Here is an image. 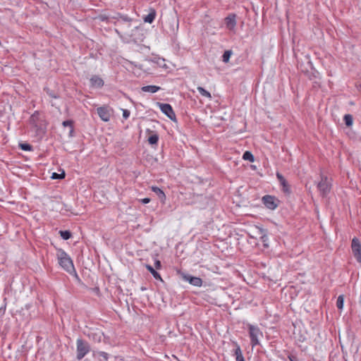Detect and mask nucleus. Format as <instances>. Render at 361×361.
<instances>
[{
    "mask_svg": "<svg viewBox=\"0 0 361 361\" xmlns=\"http://www.w3.org/2000/svg\"><path fill=\"white\" fill-rule=\"evenodd\" d=\"M155 17H156V12L153 9L152 10V11L150 13H149L145 18H144V21L145 23H152L154 19H155Z\"/></svg>",
    "mask_w": 361,
    "mask_h": 361,
    "instance_id": "19",
    "label": "nucleus"
},
{
    "mask_svg": "<svg viewBox=\"0 0 361 361\" xmlns=\"http://www.w3.org/2000/svg\"><path fill=\"white\" fill-rule=\"evenodd\" d=\"M259 231H260V233L262 234L260 238H261V241L263 243V245L265 247H269V245H268L269 238H268L267 235L266 234L265 231L262 228H260Z\"/></svg>",
    "mask_w": 361,
    "mask_h": 361,
    "instance_id": "20",
    "label": "nucleus"
},
{
    "mask_svg": "<svg viewBox=\"0 0 361 361\" xmlns=\"http://www.w3.org/2000/svg\"><path fill=\"white\" fill-rule=\"evenodd\" d=\"M151 190L152 191H153L154 193H156V195L158 196V197L162 201V202H164L165 200H166V195L165 193L164 192V191L159 188V187L157 186H155V185H152L151 187Z\"/></svg>",
    "mask_w": 361,
    "mask_h": 361,
    "instance_id": "16",
    "label": "nucleus"
},
{
    "mask_svg": "<svg viewBox=\"0 0 361 361\" xmlns=\"http://www.w3.org/2000/svg\"><path fill=\"white\" fill-rule=\"evenodd\" d=\"M116 32L119 34V32H118V29H116Z\"/></svg>",
    "mask_w": 361,
    "mask_h": 361,
    "instance_id": "40",
    "label": "nucleus"
},
{
    "mask_svg": "<svg viewBox=\"0 0 361 361\" xmlns=\"http://www.w3.org/2000/svg\"><path fill=\"white\" fill-rule=\"evenodd\" d=\"M90 85L92 87L101 88L104 86V80L98 75H92L90 80Z\"/></svg>",
    "mask_w": 361,
    "mask_h": 361,
    "instance_id": "14",
    "label": "nucleus"
},
{
    "mask_svg": "<svg viewBox=\"0 0 361 361\" xmlns=\"http://www.w3.org/2000/svg\"><path fill=\"white\" fill-rule=\"evenodd\" d=\"M5 310H6V307H4V308L1 307L0 308V314H4L5 313Z\"/></svg>",
    "mask_w": 361,
    "mask_h": 361,
    "instance_id": "37",
    "label": "nucleus"
},
{
    "mask_svg": "<svg viewBox=\"0 0 361 361\" xmlns=\"http://www.w3.org/2000/svg\"><path fill=\"white\" fill-rule=\"evenodd\" d=\"M317 190L322 197H326L332 188L331 179L326 176L321 175V179L317 184Z\"/></svg>",
    "mask_w": 361,
    "mask_h": 361,
    "instance_id": "3",
    "label": "nucleus"
},
{
    "mask_svg": "<svg viewBox=\"0 0 361 361\" xmlns=\"http://www.w3.org/2000/svg\"><path fill=\"white\" fill-rule=\"evenodd\" d=\"M65 177V173L63 171L61 173H53L51 178L53 179H62Z\"/></svg>",
    "mask_w": 361,
    "mask_h": 361,
    "instance_id": "31",
    "label": "nucleus"
},
{
    "mask_svg": "<svg viewBox=\"0 0 361 361\" xmlns=\"http://www.w3.org/2000/svg\"><path fill=\"white\" fill-rule=\"evenodd\" d=\"M288 359L289 361H298L297 357L291 354L288 355Z\"/></svg>",
    "mask_w": 361,
    "mask_h": 361,
    "instance_id": "34",
    "label": "nucleus"
},
{
    "mask_svg": "<svg viewBox=\"0 0 361 361\" xmlns=\"http://www.w3.org/2000/svg\"><path fill=\"white\" fill-rule=\"evenodd\" d=\"M90 344L82 338L76 341V357L78 360H82L90 351Z\"/></svg>",
    "mask_w": 361,
    "mask_h": 361,
    "instance_id": "4",
    "label": "nucleus"
},
{
    "mask_svg": "<svg viewBox=\"0 0 361 361\" xmlns=\"http://www.w3.org/2000/svg\"><path fill=\"white\" fill-rule=\"evenodd\" d=\"M159 141V135L157 133H153L149 137L148 142L150 145H157Z\"/></svg>",
    "mask_w": 361,
    "mask_h": 361,
    "instance_id": "21",
    "label": "nucleus"
},
{
    "mask_svg": "<svg viewBox=\"0 0 361 361\" xmlns=\"http://www.w3.org/2000/svg\"><path fill=\"white\" fill-rule=\"evenodd\" d=\"M226 27L230 30H233L236 26V15L234 13L229 14L225 18Z\"/></svg>",
    "mask_w": 361,
    "mask_h": 361,
    "instance_id": "13",
    "label": "nucleus"
},
{
    "mask_svg": "<svg viewBox=\"0 0 361 361\" xmlns=\"http://www.w3.org/2000/svg\"><path fill=\"white\" fill-rule=\"evenodd\" d=\"M262 202L269 209H274L278 206L275 197L271 195H264L262 197Z\"/></svg>",
    "mask_w": 361,
    "mask_h": 361,
    "instance_id": "11",
    "label": "nucleus"
},
{
    "mask_svg": "<svg viewBox=\"0 0 361 361\" xmlns=\"http://www.w3.org/2000/svg\"><path fill=\"white\" fill-rule=\"evenodd\" d=\"M44 90L46 92V93L51 98L54 99H58L59 98V95L58 93L55 92L54 91L50 90L48 87H44Z\"/></svg>",
    "mask_w": 361,
    "mask_h": 361,
    "instance_id": "25",
    "label": "nucleus"
},
{
    "mask_svg": "<svg viewBox=\"0 0 361 361\" xmlns=\"http://www.w3.org/2000/svg\"><path fill=\"white\" fill-rule=\"evenodd\" d=\"M140 202L143 204H147L150 202V199L148 197L143 198L140 200Z\"/></svg>",
    "mask_w": 361,
    "mask_h": 361,
    "instance_id": "36",
    "label": "nucleus"
},
{
    "mask_svg": "<svg viewBox=\"0 0 361 361\" xmlns=\"http://www.w3.org/2000/svg\"><path fill=\"white\" fill-rule=\"evenodd\" d=\"M145 267L152 274L155 279L162 281L161 275L151 265L146 264Z\"/></svg>",
    "mask_w": 361,
    "mask_h": 361,
    "instance_id": "18",
    "label": "nucleus"
},
{
    "mask_svg": "<svg viewBox=\"0 0 361 361\" xmlns=\"http://www.w3.org/2000/svg\"><path fill=\"white\" fill-rule=\"evenodd\" d=\"M232 55V51L231 50H226L224 51L223 56H222V61L224 63H228L229 61V59L231 58V56Z\"/></svg>",
    "mask_w": 361,
    "mask_h": 361,
    "instance_id": "28",
    "label": "nucleus"
},
{
    "mask_svg": "<svg viewBox=\"0 0 361 361\" xmlns=\"http://www.w3.org/2000/svg\"><path fill=\"white\" fill-rule=\"evenodd\" d=\"M343 303H344V296L343 295H340L337 298L336 300V307L339 310H342L343 307Z\"/></svg>",
    "mask_w": 361,
    "mask_h": 361,
    "instance_id": "27",
    "label": "nucleus"
},
{
    "mask_svg": "<svg viewBox=\"0 0 361 361\" xmlns=\"http://www.w3.org/2000/svg\"><path fill=\"white\" fill-rule=\"evenodd\" d=\"M20 147L24 151H31L32 149V147L27 143H20Z\"/></svg>",
    "mask_w": 361,
    "mask_h": 361,
    "instance_id": "29",
    "label": "nucleus"
},
{
    "mask_svg": "<svg viewBox=\"0 0 361 361\" xmlns=\"http://www.w3.org/2000/svg\"><path fill=\"white\" fill-rule=\"evenodd\" d=\"M343 121L345 122V124L349 127L353 125V118L352 115H350V114H345L344 116Z\"/></svg>",
    "mask_w": 361,
    "mask_h": 361,
    "instance_id": "23",
    "label": "nucleus"
},
{
    "mask_svg": "<svg viewBox=\"0 0 361 361\" xmlns=\"http://www.w3.org/2000/svg\"><path fill=\"white\" fill-rule=\"evenodd\" d=\"M276 178L280 183V185L282 187V190L284 193L286 194H290V186L288 183V182L286 181V178L283 177V176L277 172L276 173Z\"/></svg>",
    "mask_w": 361,
    "mask_h": 361,
    "instance_id": "12",
    "label": "nucleus"
},
{
    "mask_svg": "<svg viewBox=\"0 0 361 361\" xmlns=\"http://www.w3.org/2000/svg\"><path fill=\"white\" fill-rule=\"evenodd\" d=\"M154 266L157 269H160L161 268V262L159 260H156L154 262Z\"/></svg>",
    "mask_w": 361,
    "mask_h": 361,
    "instance_id": "35",
    "label": "nucleus"
},
{
    "mask_svg": "<svg viewBox=\"0 0 361 361\" xmlns=\"http://www.w3.org/2000/svg\"><path fill=\"white\" fill-rule=\"evenodd\" d=\"M247 328L248 330L249 337L250 339V345L252 348L260 345V339L263 338V332L257 325L247 324Z\"/></svg>",
    "mask_w": 361,
    "mask_h": 361,
    "instance_id": "2",
    "label": "nucleus"
},
{
    "mask_svg": "<svg viewBox=\"0 0 361 361\" xmlns=\"http://www.w3.org/2000/svg\"><path fill=\"white\" fill-rule=\"evenodd\" d=\"M62 125L64 126V127H70L71 128V133H72L73 131V121L71 120H66V121H64L63 123H62Z\"/></svg>",
    "mask_w": 361,
    "mask_h": 361,
    "instance_id": "30",
    "label": "nucleus"
},
{
    "mask_svg": "<svg viewBox=\"0 0 361 361\" xmlns=\"http://www.w3.org/2000/svg\"><path fill=\"white\" fill-rule=\"evenodd\" d=\"M197 91L198 92L204 97L211 99L212 95L209 92H208L207 90L203 88L202 87H197Z\"/></svg>",
    "mask_w": 361,
    "mask_h": 361,
    "instance_id": "22",
    "label": "nucleus"
},
{
    "mask_svg": "<svg viewBox=\"0 0 361 361\" xmlns=\"http://www.w3.org/2000/svg\"><path fill=\"white\" fill-rule=\"evenodd\" d=\"M147 132H152V131L149 129H147Z\"/></svg>",
    "mask_w": 361,
    "mask_h": 361,
    "instance_id": "41",
    "label": "nucleus"
},
{
    "mask_svg": "<svg viewBox=\"0 0 361 361\" xmlns=\"http://www.w3.org/2000/svg\"><path fill=\"white\" fill-rule=\"evenodd\" d=\"M97 341L99 342L101 341V336L100 335H98V339Z\"/></svg>",
    "mask_w": 361,
    "mask_h": 361,
    "instance_id": "39",
    "label": "nucleus"
},
{
    "mask_svg": "<svg viewBox=\"0 0 361 361\" xmlns=\"http://www.w3.org/2000/svg\"><path fill=\"white\" fill-rule=\"evenodd\" d=\"M59 234L63 240H68L72 237V233L69 231H60Z\"/></svg>",
    "mask_w": 361,
    "mask_h": 361,
    "instance_id": "26",
    "label": "nucleus"
},
{
    "mask_svg": "<svg viewBox=\"0 0 361 361\" xmlns=\"http://www.w3.org/2000/svg\"><path fill=\"white\" fill-rule=\"evenodd\" d=\"M233 344L235 347V348L233 350V355L235 357V361H245L241 348L238 343L234 341Z\"/></svg>",
    "mask_w": 361,
    "mask_h": 361,
    "instance_id": "15",
    "label": "nucleus"
},
{
    "mask_svg": "<svg viewBox=\"0 0 361 361\" xmlns=\"http://www.w3.org/2000/svg\"><path fill=\"white\" fill-rule=\"evenodd\" d=\"M160 89H161L160 87L157 86V85H153L143 86L141 88L142 92H150V93H155V92H158Z\"/></svg>",
    "mask_w": 361,
    "mask_h": 361,
    "instance_id": "17",
    "label": "nucleus"
},
{
    "mask_svg": "<svg viewBox=\"0 0 361 361\" xmlns=\"http://www.w3.org/2000/svg\"><path fill=\"white\" fill-rule=\"evenodd\" d=\"M97 112L99 118L104 122H108L111 119V109L108 106H100L97 109Z\"/></svg>",
    "mask_w": 361,
    "mask_h": 361,
    "instance_id": "10",
    "label": "nucleus"
},
{
    "mask_svg": "<svg viewBox=\"0 0 361 361\" xmlns=\"http://www.w3.org/2000/svg\"><path fill=\"white\" fill-rule=\"evenodd\" d=\"M353 254L358 262H361V243L358 238H353L351 243Z\"/></svg>",
    "mask_w": 361,
    "mask_h": 361,
    "instance_id": "5",
    "label": "nucleus"
},
{
    "mask_svg": "<svg viewBox=\"0 0 361 361\" xmlns=\"http://www.w3.org/2000/svg\"><path fill=\"white\" fill-rule=\"evenodd\" d=\"M39 120V114L38 111H35L30 118V123L33 128L36 129L38 134H44V130L41 128Z\"/></svg>",
    "mask_w": 361,
    "mask_h": 361,
    "instance_id": "6",
    "label": "nucleus"
},
{
    "mask_svg": "<svg viewBox=\"0 0 361 361\" xmlns=\"http://www.w3.org/2000/svg\"><path fill=\"white\" fill-rule=\"evenodd\" d=\"M113 18L116 19L115 25L116 26H121L123 25L127 24L128 27H130L132 18L128 17L127 15H122L121 13H117L116 16Z\"/></svg>",
    "mask_w": 361,
    "mask_h": 361,
    "instance_id": "9",
    "label": "nucleus"
},
{
    "mask_svg": "<svg viewBox=\"0 0 361 361\" xmlns=\"http://www.w3.org/2000/svg\"><path fill=\"white\" fill-rule=\"evenodd\" d=\"M56 257L60 266L69 274L74 273L76 276L75 269L74 267L73 262L68 253L61 248L56 249Z\"/></svg>",
    "mask_w": 361,
    "mask_h": 361,
    "instance_id": "1",
    "label": "nucleus"
},
{
    "mask_svg": "<svg viewBox=\"0 0 361 361\" xmlns=\"http://www.w3.org/2000/svg\"><path fill=\"white\" fill-rule=\"evenodd\" d=\"M160 110L169 118L172 121L176 120V114L172 106L169 104L158 103Z\"/></svg>",
    "mask_w": 361,
    "mask_h": 361,
    "instance_id": "7",
    "label": "nucleus"
},
{
    "mask_svg": "<svg viewBox=\"0 0 361 361\" xmlns=\"http://www.w3.org/2000/svg\"><path fill=\"white\" fill-rule=\"evenodd\" d=\"M99 355L102 357H103L105 360H108L109 359V354L106 352H104V351H99L98 353Z\"/></svg>",
    "mask_w": 361,
    "mask_h": 361,
    "instance_id": "33",
    "label": "nucleus"
},
{
    "mask_svg": "<svg viewBox=\"0 0 361 361\" xmlns=\"http://www.w3.org/2000/svg\"><path fill=\"white\" fill-rule=\"evenodd\" d=\"M243 159L244 160H247L250 162H253L255 161V157L253 154L249 151H246L244 152L243 155Z\"/></svg>",
    "mask_w": 361,
    "mask_h": 361,
    "instance_id": "24",
    "label": "nucleus"
},
{
    "mask_svg": "<svg viewBox=\"0 0 361 361\" xmlns=\"http://www.w3.org/2000/svg\"><path fill=\"white\" fill-rule=\"evenodd\" d=\"M118 27H120L121 29L128 28L127 24L123 25L121 26H118Z\"/></svg>",
    "mask_w": 361,
    "mask_h": 361,
    "instance_id": "38",
    "label": "nucleus"
},
{
    "mask_svg": "<svg viewBox=\"0 0 361 361\" xmlns=\"http://www.w3.org/2000/svg\"><path fill=\"white\" fill-rule=\"evenodd\" d=\"M181 277L184 281L189 282L194 286L201 287L202 285V279L200 277L193 276L185 273L181 274Z\"/></svg>",
    "mask_w": 361,
    "mask_h": 361,
    "instance_id": "8",
    "label": "nucleus"
},
{
    "mask_svg": "<svg viewBox=\"0 0 361 361\" xmlns=\"http://www.w3.org/2000/svg\"><path fill=\"white\" fill-rule=\"evenodd\" d=\"M122 111H123V117L124 119H128L130 116V111L128 110V109H122Z\"/></svg>",
    "mask_w": 361,
    "mask_h": 361,
    "instance_id": "32",
    "label": "nucleus"
}]
</instances>
